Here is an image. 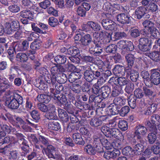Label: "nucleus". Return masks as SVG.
<instances>
[{
  "label": "nucleus",
  "mask_w": 160,
  "mask_h": 160,
  "mask_svg": "<svg viewBox=\"0 0 160 160\" xmlns=\"http://www.w3.org/2000/svg\"><path fill=\"white\" fill-rule=\"evenodd\" d=\"M40 46L41 44L38 42L34 41L31 43L30 48L32 50L35 51L39 49Z\"/></svg>",
  "instance_id": "55"
},
{
  "label": "nucleus",
  "mask_w": 160,
  "mask_h": 160,
  "mask_svg": "<svg viewBox=\"0 0 160 160\" xmlns=\"http://www.w3.org/2000/svg\"><path fill=\"white\" fill-rule=\"evenodd\" d=\"M118 126L120 129L122 131L127 130L128 128V122L124 120H119L118 121Z\"/></svg>",
  "instance_id": "28"
},
{
  "label": "nucleus",
  "mask_w": 160,
  "mask_h": 160,
  "mask_svg": "<svg viewBox=\"0 0 160 160\" xmlns=\"http://www.w3.org/2000/svg\"><path fill=\"white\" fill-rule=\"evenodd\" d=\"M125 72L127 74V76H130L131 80L133 82L136 81L139 77L138 72L134 70L130 67H127L125 68Z\"/></svg>",
  "instance_id": "6"
},
{
  "label": "nucleus",
  "mask_w": 160,
  "mask_h": 160,
  "mask_svg": "<svg viewBox=\"0 0 160 160\" xmlns=\"http://www.w3.org/2000/svg\"><path fill=\"white\" fill-rule=\"evenodd\" d=\"M20 16L23 18H28L30 20L33 19L32 13L28 9L23 10L20 13Z\"/></svg>",
  "instance_id": "23"
},
{
  "label": "nucleus",
  "mask_w": 160,
  "mask_h": 160,
  "mask_svg": "<svg viewBox=\"0 0 160 160\" xmlns=\"http://www.w3.org/2000/svg\"><path fill=\"white\" fill-rule=\"evenodd\" d=\"M93 47L91 46L89 48L90 52L92 54H95L96 56H99L102 52V48L100 47H98L94 43Z\"/></svg>",
  "instance_id": "14"
},
{
  "label": "nucleus",
  "mask_w": 160,
  "mask_h": 160,
  "mask_svg": "<svg viewBox=\"0 0 160 160\" xmlns=\"http://www.w3.org/2000/svg\"><path fill=\"white\" fill-rule=\"evenodd\" d=\"M103 146L107 149L109 150L112 149V143L111 144L107 139H103L102 141Z\"/></svg>",
  "instance_id": "50"
},
{
  "label": "nucleus",
  "mask_w": 160,
  "mask_h": 160,
  "mask_svg": "<svg viewBox=\"0 0 160 160\" xmlns=\"http://www.w3.org/2000/svg\"><path fill=\"white\" fill-rule=\"evenodd\" d=\"M118 120L117 117H115L113 118L111 120L109 123V125L112 128H115L117 124H118Z\"/></svg>",
  "instance_id": "63"
},
{
  "label": "nucleus",
  "mask_w": 160,
  "mask_h": 160,
  "mask_svg": "<svg viewBox=\"0 0 160 160\" xmlns=\"http://www.w3.org/2000/svg\"><path fill=\"white\" fill-rule=\"evenodd\" d=\"M31 114L32 118L36 122H37L40 118V113L38 111H32Z\"/></svg>",
  "instance_id": "53"
},
{
  "label": "nucleus",
  "mask_w": 160,
  "mask_h": 160,
  "mask_svg": "<svg viewBox=\"0 0 160 160\" xmlns=\"http://www.w3.org/2000/svg\"><path fill=\"white\" fill-rule=\"evenodd\" d=\"M16 58L17 61L23 62H26L28 59L27 55L23 52L18 53L16 55Z\"/></svg>",
  "instance_id": "33"
},
{
  "label": "nucleus",
  "mask_w": 160,
  "mask_h": 160,
  "mask_svg": "<svg viewBox=\"0 0 160 160\" xmlns=\"http://www.w3.org/2000/svg\"><path fill=\"white\" fill-rule=\"evenodd\" d=\"M147 131L146 127L141 124H139L135 128L134 137H136L138 139H140L146 134Z\"/></svg>",
  "instance_id": "3"
},
{
  "label": "nucleus",
  "mask_w": 160,
  "mask_h": 160,
  "mask_svg": "<svg viewBox=\"0 0 160 160\" xmlns=\"http://www.w3.org/2000/svg\"><path fill=\"white\" fill-rule=\"evenodd\" d=\"M2 139L4 144L9 143L6 146L7 148H18L17 146L19 143L14 137L12 136H7Z\"/></svg>",
  "instance_id": "1"
},
{
  "label": "nucleus",
  "mask_w": 160,
  "mask_h": 160,
  "mask_svg": "<svg viewBox=\"0 0 160 160\" xmlns=\"http://www.w3.org/2000/svg\"><path fill=\"white\" fill-rule=\"evenodd\" d=\"M101 131L106 137H109L111 135V128L107 126H103L102 127Z\"/></svg>",
  "instance_id": "41"
},
{
  "label": "nucleus",
  "mask_w": 160,
  "mask_h": 160,
  "mask_svg": "<svg viewBox=\"0 0 160 160\" xmlns=\"http://www.w3.org/2000/svg\"><path fill=\"white\" fill-rule=\"evenodd\" d=\"M81 86L78 84H73L71 88L72 91L76 93H79L81 90Z\"/></svg>",
  "instance_id": "64"
},
{
  "label": "nucleus",
  "mask_w": 160,
  "mask_h": 160,
  "mask_svg": "<svg viewBox=\"0 0 160 160\" xmlns=\"http://www.w3.org/2000/svg\"><path fill=\"white\" fill-rule=\"evenodd\" d=\"M10 102L7 100L6 102V104H8L9 108L12 109H17L19 106V104L18 102L17 101L16 99H14L10 97Z\"/></svg>",
  "instance_id": "17"
},
{
  "label": "nucleus",
  "mask_w": 160,
  "mask_h": 160,
  "mask_svg": "<svg viewBox=\"0 0 160 160\" xmlns=\"http://www.w3.org/2000/svg\"><path fill=\"white\" fill-rule=\"evenodd\" d=\"M21 147L22 152H20V154L22 156L25 157L30 151V146L28 141L26 140L22 142Z\"/></svg>",
  "instance_id": "11"
},
{
  "label": "nucleus",
  "mask_w": 160,
  "mask_h": 160,
  "mask_svg": "<svg viewBox=\"0 0 160 160\" xmlns=\"http://www.w3.org/2000/svg\"><path fill=\"white\" fill-rule=\"evenodd\" d=\"M121 88L118 86H116L113 89L112 95L113 97H116L120 93Z\"/></svg>",
  "instance_id": "62"
},
{
  "label": "nucleus",
  "mask_w": 160,
  "mask_h": 160,
  "mask_svg": "<svg viewBox=\"0 0 160 160\" xmlns=\"http://www.w3.org/2000/svg\"><path fill=\"white\" fill-rule=\"evenodd\" d=\"M67 52L68 54L75 56L80 53L79 49L75 47H71L67 49Z\"/></svg>",
  "instance_id": "30"
},
{
  "label": "nucleus",
  "mask_w": 160,
  "mask_h": 160,
  "mask_svg": "<svg viewBox=\"0 0 160 160\" xmlns=\"http://www.w3.org/2000/svg\"><path fill=\"white\" fill-rule=\"evenodd\" d=\"M108 118V116H102L98 118H93L91 120L90 124L93 127L97 128L101 126L103 122L106 121Z\"/></svg>",
  "instance_id": "4"
},
{
  "label": "nucleus",
  "mask_w": 160,
  "mask_h": 160,
  "mask_svg": "<svg viewBox=\"0 0 160 160\" xmlns=\"http://www.w3.org/2000/svg\"><path fill=\"white\" fill-rule=\"evenodd\" d=\"M52 97L54 100H57V103L59 105H63L65 109H67L71 107V105L67 102L65 95H60L59 96L54 94Z\"/></svg>",
  "instance_id": "2"
},
{
  "label": "nucleus",
  "mask_w": 160,
  "mask_h": 160,
  "mask_svg": "<svg viewBox=\"0 0 160 160\" xmlns=\"http://www.w3.org/2000/svg\"><path fill=\"white\" fill-rule=\"evenodd\" d=\"M64 68L61 66H54L52 67L51 69V72L52 76H55L56 74L64 72Z\"/></svg>",
  "instance_id": "18"
},
{
  "label": "nucleus",
  "mask_w": 160,
  "mask_h": 160,
  "mask_svg": "<svg viewBox=\"0 0 160 160\" xmlns=\"http://www.w3.org/2000/svg\"><path fill=\"white\" fill-rule=\"evenodd\" d=\"M109 138L113 137L120 141H123L124 137L122 133L116 128H111V132Z\"/></svg>",
  "instance_id": "8"
},
{
  "label": "nucleus",
  "mask_w": 160,
  "mask_h": 160,
  "mask_svg": "<svg viewBox=\"0 0 160 160\" xmlns=\"http://www.w3.org/2000/svg\"><path fill=\"white\" fill-rule=\"evenodd\" d=\"M151 121L152 123L156 126L160 123V117L158 114H154L152 116Z\"/></svg>",
  "instance_id": "44"
},
{
  "label": "nucleus",
  "mask_w": 160,
  "mask_h": 160,
  "mask_svg": "<svg viewBox=\"0 0 160 160\" xmlns=\"http://www.w3.org/2000/svg\"><path fill=\"white\" fill-rule=\"evenodd\" d=\"M146 11V8L144 7H139L135 11V15L138 19H140L145 13Z\"/></svg>",
  "instance_id": "21"
},
{
  "label": "nucleus",
  "mask_w": 160,
  "mask_h": 160,
  "mask_svg": "<svg viewBox=\"0 0 160 160\" xmlns=\"http://www.w3.org/2000/svg\"><path fill=\"white\" fill-rule=\"evenodd\" d=\"M120 154V151L113 150L112 151H107L104 152L103 157L106 159L109 160L110 158L114 159Z\"/></svg>",
  "instance_id": "10"
},
{
  "label": "nucleus",
  "mask_w": 160,
  "mask_h": 160,
  "mask_svg": "<svg viewBox=\"0 0 160 160\" xmlns=\"http://www.w3.org/2000/svg\"><path fill=\"white\" fill-rule=\"evenodd\" d=\"M82 45L88 46L92 41V38L89 34L84 35L80 39Z\"/></svg>",
  "instance_id": "22"
},
{
  "label": "nucleus",
  "mask_w": 160,
  "mask_h": 160,
  "mask_svg": "<svg viewBox=\"0 0 160 160\" xmlns=\"http://www.w3.org/2000/svg\"><path fill=\"white\" fill-rule=\"evenodd\" d=\"M72 136L76 144L79 145H84L85 143V141L80 133L78 132L75 133L73 134Z\"/></svg>",
  "instance_id": "12"
},
{
  "label": "nucleus",
  "mask_w": 160,
  "mask_h": 160,
  "mask_svg": "<svg viewBox=\"0 0 160 160\" xmlns=\"http://www.w3.org/2000/svg\"><path fill=\"white\" fill-rule=\"evenodd\" d=\"M134 95L137 98H142L143 96L142 90L140 89H137L134 91Z\"/></svg>",
  "instance_id": "61"
},
{
  "label": "nucleus",
  "mask_w": 160,
  "mask_h": 160,
  "mask_svg": "<svg viewBox=\"0 0 160 160\" xmlns=\"http://www.w3.org/2000/svg\"><path fill=\"white\" fill-rule=\"evenodd\" d=\"M125 68L123 66L117 65L113 69V72L116 75L120 76L119 74L122 75L125 74L124 72H125Z\"/></svg>",
  "instance_id": "25"
},
{
  "label": "nucleus",
  "mask_w": 160,
  "mask_h": 160,
  "mask_svg": "<svg viewBox=\"0 0 160 160\" xmlns=\"http://www.w3.org/2000/svg\"><path fill=\"white\" fill-rule=\"evenodd\" d=\"M100 91V95H102L103 98L108 97L110 93V88L107 86L102 87Z\"/></svg>",
  "instance_id": "32"
},
{
  "label": "nucleus",
  "mask_w": 160,
  "mask_h": 160,
  "mask_svg": "<svg viewBox=\"0 0 160 160\" xmlns=\"http://www.w3.org/2000/svg\"><path fill=\"white\" fill-rule=\"evenodd\" d=\"M95 73L90 68H88L84 72V78L88 82H91L95 78Z\"/></svg>",
  "instance_id": "13"
},
{
  "label": "nucleus",
  "mask_w": 160,
  "mask_h": 160,
  "mask_svg": "<svg viewBox=\"0 0 160 160\" xmlns=\"http://www.w3.org/2000/svg\"><path fill=\"white\" fill-rule=\"evenodd\" d=\"M151 78V83L153 82L154 84L158 85L160 83V74L157 72H152Z\"/></svg>",
  "instance_id": "20"
},
{
  "label": "nucleus",
  "mask_w": 160,
  "mask_h": 160,
  "mask_svg": "<svg viewBox=\"0 0 160 160\" xmlns=\"http://www.w3.org/2000/svg\"><path fill=\"white\" fill-rule=\"evenodd\" d=\"M48 128L49 129L58 131L61 129L60 123L56 121L50 122L48 124Z\"/></svg>",
  "instance_id": "24"
},
{
  "label": "nucleus",
  "mask_w": 160,
  "mask_h": 160,
  "mask_svg": "<svg viewBox=\"0 0 160 160\" xmlns=\"http://www.w3.org/2000/svg\"><path fill=\"white\" fill-rule=\"evenodd\" d=\"M51 97L48 95L40 94L37 97L38 100L41 103H48L51 100Z\"/></svg>",
  "instance_id": "26"
},
{
  "label": "nucleus",
  "mask_w": 160,
  "mask_h": 160,
  "mask_svg": "<svg viewBox=\"0 0 160 160\" xmlns=\"http://www.w3.org/2000/svg\"><path fill=\"white\" fill-rule=\"evenodd\" d=\"M101 136V135L99 134H98L97 136L95 135L93 136L94 139L93 144L94 146L99 144L101 145V144L102 143V139L104 138Z\"/></svg>",
  "instance_id": "38"
},
{
  "label": "nucleus",
  "mask_w": 160,
  "mask_h": 160,
  "mask_svg": "<svg viewBox=\"0 0 160 160\" xmlns=\"http://www.w3.org/2000/svg\"><path fill=\"white\" fill-rule=\"evenodd\" d=\"M105 50L107 53H115L116 50V46L114 44H111L108 46Z\"/></svg>",
  "instance_id": "49"
},
{
  "label": "nucleus",
  "mask_w": 160,
  "mask_h": 160,
  "mask_svg": "<svg viewBox=\"0 0 160 160\" xmlns=\"http://www.w3.org/2000/svg\"><path fill=\"white\" fill-rule=\"evenodd\" d=\"M84 150L88 154L94 155L96 154L94 147H93L92 145L89 144H88L85 146Z\"/></svg>",
  "instance_id": "36"
},
{
  "label": "nucleus",
  "mask_w": 160,
  "mask_h": 160,
  "mask_svg": "<svg viewBox=\"0 0 160 160\" xmlns=\"http://www.w3.org/2000/svg\"><path fill=\"white\" fill-rule=\"evenodd\" d=\"M56 148L51 145L47 146V147L43 148L42 151L46 154L49 158H54V156L53 153L55 151Z\"/></svg>",
  "instance_id": "9"
},
{
  "label": "nucleus",
  "mask_w": 160,
  "mask_h": 160,
  "mask_svg": "<svg viewBox=\"0 0 160 160\" xmlns=\"http://www.w3.org/2000/svg\"><path fill=\"white\" fill-rule=\"evenodd\" d=\"M127 41H120L118 42L116 46V48L118 47L121 49L125 48L127 47Z\"/></svg>",
  "instance_id": "58"
},
{
  "label": "nucleus",
  "mask_w": 160,
  "mask_h": 160,
  "mask_svg": "<svg viewBox=\"0 0 160 160\" xmlns=\"http://www.w3.org/2000/svg\"><path fill=\"white\" fill-rule=\"evenodd\" d=\"M47 11L49 14L52 15L55 17L58 16V11L52 7H50L48 8Z\"/></svg>",
  "instance_id": "57"
},
{
  "label": "nucleus",
  "mask_w": 160,
  "mask_h": 160,
  "mask_svg": "<svg viewBox=\"0 0 160 160\" xmlns=\"http://www.w3.org/2000/svg\"><path fill=\"white\" fill-rule=\"evenodd\" d=\"M128 102L129 106L132 109H134L136 106V100L133 95H131L128 98Z\"/></svg>",
  "instance_id": "45"
},
{
  "label": "nucleus",
  "mask_w": 160,
  "mask_h": 160,
  "mask_svg": "<svg viewBox=\"0 0 160 160\" xmlns=\"http://www.w3.org/2000/svg\"><path fill=\"white\" fill-rule=\"evenodd\" d=\"M67 58L65 56L58 55L55 58V61L58 64L64 63L66 61Z\"/></svg>",
  "instance_id": "40"
},
{
  "label": "nucleus",
  "mask_w": 160,
  "mask_h": 160,
  "mask_svg": "<svg viewBox=\"0 0 160 160\" xmlns=\"http://www.w3.org/2000/svg\"><path fill=\"white\" fill-rule=\"evenodd\" d=\"M117 80L118 84L121 86L126 85L128 82V81L124 77H120Z\"/></svg>",
  "instance_id": "56"
},
{
  "label": "nucleus",
  "mask_w": 160,
  "mask_h": 160,
  "mask_svg": "<svg viewBox=\"0 0 160 160\" xmlns=\"http://www.w3.org/2000/svg\"><path fill=\"white\" fill-rule=\"evenodd\" d=\"M9 10L12 12H17L20 10L19 7L16 5H10L8 7Z\"/></svg>",
  "instance_id": "60"
},
{
  "label": "nucleus",
  "mask_w": 160,
  "mask_h": 160,
  "mask_svg": "<svg viewBox=\"0 0 160 160\" xmlns=\"http://www.w3.org/2000/svg\"><path fill=\"white\" fill-rule=\"evenodd\" d=\"M46 112L45 117L49 120H56L58 118L57 112L55 111H42Z\"/></svg>",
  "instance_id": "19"
},
{
  "label": "nucleus",
  "mask_w": 160,
  "mask_h": 160,
  "mask_svg": "<svg viewBox=\"0 0 160 160\" xmlns=\"http://www.w3.org/2000/svg\"><path fill=\"white\" fill-rule=\"evenodd\" d=\"M139 44L138 45H149L151 46V43L150 41H149L148 39L147 38H142L140 39L139 40Z\"/></svg>",
  "instance_id": "47"
},
{
  "label": "nucleus",
  "mask_w": 160,
  "mask_h": 160,
  "mask_svg": "<svg viewBox=\"0 0 160 160\" xmlns=\"http://www.w3.org/2000/svg\"><path fill=\"white\" fill-rule=\"evenodd\" d=\"M12 87V84L8 81L0 83V96L6 90L11 88Z\"/></svg>",
  "instance_id": "15"
},
{
  "label": "nucleus",
  "mask_w": 160,
  "mask_h": 160,
  "mask_svg": "<svg viewBox=\"0 0 160 160\" xmlns=\"http://www.w3.org/2000/svg\"><path fill=\"white\" fill-rule=\"evenodd\" d=\"M103 145L102 144H101V145L99 144L94 145V148L96 153V152L98 153H101L104 152L103 149Z\"/></svg>",
  "instance_id": "59"
},
{
  "label": "nucleus",
  "mask_w": 160,
  "mask_h": 160,
  "mask_svg": "<svg viewBox=\"0 0 160 160\" xmlns=\"http://www.w3.org/2000/svg\"><path fill=\"white\" fill-rule=\"evenodd\" d=\"M125 58L128 65L130 66H132L134 60L133 55L132 54H128L126 56Z\"/></svg>",
  "instance_id": "43"
},
{
  "label": "nucleus",
  "mask_w": 160,
  "mask_h": 160,
  "mask_svg": "<svg viewBox=\"0 0 160 160\" xmlns=\"http://www.w3.org/2000/svg\"><path fill=\"white\" fill-rule=\"evenodd\" d=\"M141 75L144 79L145 84L147 86H149L150 84L151 83L150 79L149 78V74L147 71L142 72L141 73Z\"/></svg>",
  "instance_id": "31"
},
{
  "label": "nucleus",
  "mask_w": 160,
  "mask_h": 160,
  "mask_svg": "<svg viewBox=\"0 0 160 160\" xmlns=\"http://www.w3.org/2000/svg\"><path fill=\"white\" fill-rule=\"evenodd\" d=\"M29 43L27 40L23 41L22 44L17 45L15 47V49L18 51H24L28 48Z\"/></svg>",
  "instance_id": "16"
},
{
  "label": "nucleus",
  "mask_w": 160,
  "mask_h": 160,
  "mask_svg": "<svg viewBox=\"0 0 160 160\" xmlns=\"http://www.w3.org/2000/svg\"><path fill=\"white\" fill-rule=\"evenodd\" d=\"M122 141L118 140L117 141L113 142L112 143V147L114 148L113 150H118L121 149L122 148V145L121 142Z\"/></svg>",
  "instance_id": "46"
},
{
  "label": "nucleus",
  "mask_w": 160,
  "mask_h": 160,
  "mask_svg": "<svg viewBox=\"0 0 160 160\" xmlns=\"http://www.w3.org/2000/svg\"><path fill=\"white\" fill-rule=\"evenodd\" d=\"M157 134V132H156L155 133L151 132L148 134L147 138L149 143L153 144L155 142L157 139L156 135Z\"/></svg>",
  "instance_id": "37"
},
{
  "label": "nucleus",
  "mask_w": 160,
  "mask_h": 160,
  "mask_svg": "<svg viewBox=\"0 0 160 160\" xmlns=\"http://www.w3.org/2000/svg\"><path fill=\"white\" fill-rule=\"evenodd\" d=\"M49 25L52 27H54L58 24V19L53 17L50 18L48 20Z\"/></svg>",
  "instance_id": "51"
},
{
  "label": "nucleus",
  "mask_w": 160,
  "mask_h": 160,
  "mask_svg": "<svg viewBox=\"0 0 160 160\" xmlns=\"http://www.w3.org/2000/svg\"><path fill=\"white\" fill-rule=\"evenodd\" d=\"M134 152L133 149L129 146L125 147L122 150V154L125 156H133L134 155Z\"/></svg>",
  "instance_id": "29"
},
{
  "label": "nucleus",
  "mask_w": 160,
  "mask_h": 160,
  "mask_svg": "<svg viewBox=\"0 0 160 160\" xmlns=\"http://www.w3.org/2000/svg\"><path fill=\"white\" fill-rule=\"evenodd\" d=\"M19 25L17 20L13 21L11 23H7L6 24V31L7 32L10 34L12 32L16 31L19 28Z\"/></svg>",
  "instance_id": "5"
},
{
  "label": "nucleus",
  "mask_w": 160,
  "mask_h": 160,
  "mask_svg": "<svg viewBox=\"0 0 160 160\" xmlns=\"http://www.w3.org/2000/svg\"><path fill=\"white\" fill-rule=\"evenodd\" d=\"M87 25L91 27L94 31H98L100 30V26L98 23L93 22H88L87 23Z\"/></svg>",
  "instance_id": "34"
},
{
  "label": "nucleus",
  "mask_w": 160,
  "mask_h": 160,
  "mask_svg": "<svg viewBox=\"0 0 160 160\" xmlns=\"http://www.w3.org/2000/svg\"><path fill=\"white\" fill-rule=\"evenodd\" d=\"M58 116L62 121L66 122L69 118L67 112L66 111H58Z\"/></svg>",
  "instance_id": "35"
},
{
  "label": "nucleus",
  "mask_w": 160,
  "mask_h": 160,
  "mask_svg": "<svg viewBox=\"0 0 160 160\" xmlns=\"http://www.w3.org/2000/svg\"><path fill=\"white\" fill-rule=\"evenodd\" d=\"M142 24L144 27L148 30L153 28L154 26V23L149 20L144 21L143 22Z\"/></svg>",
  "instance_id": "42"
},
{
  "label": "nucleus",
  "mask_w": 160,
  "mask_h": 160,
  "mask_svg": "<svg viewBox=\"0 0 160 160\" xmlns=\"http://www.w3.org/2000/svg\"><path fill=\"white\" fill-rule=\"evenodd\" d=\"M150 32L151 37L154 38H157L159 37V32L156 28H153L151 29L150 30Z\"/></svg>",
  "instance_id": "48"
},
{
  "label": "nucleus",
  "mask_w": 160,
  "mask_h": 160,
  "mask_svg": "<svg viewBox=\"0 0 160 160\" xmlns=\"http://www.w3.org/2000/svg\"><path fill=\"white\" fill-rule=\"evenodd\" d=\"M39 142H41L45 146H47L49 145V140L48 138H45L42 135L39 136Z\"/></svg>",
  "instance_id": "54"
},
{
  "label": "nucleus",
  "mask_w": 160,
  "mask_h": 160,
  "mask_svg": "<svg viewBox=\"0 0 160 160\" xmlns=\"http://www.w3.org/2000/svg\"><path fill=\"white\" fill-rule=\"evenodd\" d=\"M1 130H3L6 132L8 134L10 133L11 130L12 129V128L10 125H8L6 124L3 125L2 126L1 125V128H0Z\"/></svg>",
  "instance_id": "52"
},
{
  "label": "nucleus",
  "mask_w": 160,
  "mask_h": 160,
  "mask_svg": "<svg viewBox=\"0 0 160 160\" xmlns=\"http://www.w3.org/2000/svg\"><path fill=\"white\" fill-rule=\"evenodd\" d=\"M133 152L134 154L139 155L143 151L144 149V146L140 143H138L135 145L134 147Z\"/></svg>",
  "instance_id": "27"
},
{
  "label": "nucleus",
  "mask_w": 160,
  "mask_h": 160,
  "mask_svg": "<svg viewBox=\"0 0 160 160\" xmlns=\"http://www.w3.org/2000/svg\"><path fill=\"white\" fill-rule=\"evenodd\" d=\"M68 111L69 113L71 114L70 116V120L71 122L72 123H74L77 122L79 121V119L78 118V117L75 113V112L74 111Z\"/></svg>",
  "instance_id": "39"
},
{
  "label": "nucleus",
  "mask_w": 160,
  "mask_h": 160,
  "mask_svg": "<svg viewBox=\"0 0 160 160\" xmlns=\"http://www.w3.org/2000/svg\"><path fill=\"white\" fill-rule=\"evenodd\" d=\"M117 21L122 24H128L131 22L132 18L129 15L122 13L117 16Z\"/></svg>",
  "instance_id": "7"
}]
</instances>
